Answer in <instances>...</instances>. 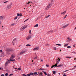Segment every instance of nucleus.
I'll return each instance as SVG.
<instances>
[{"label": "nucleus", "instance_id": "38", "mask_svg": "<svg viewBox=\"0 0 76 76\" xmlns=\"http://www.w3.org/2000/svg\"><path fill=\"white\" fill-rule=\"evenodd\" d=\"M31 76V75L30 74H28L27 75V76Z\"/></svg>", "mask_w": 76, "mask_h": 76}, {"label": "nucleus", "instance_id": "17", "mask_svg": "<svg viewBox=\"0 0 76 76\" xmlns=\"http://www.w3.org/2000/svg\"><path fill=\"white\" fill-rule=\"evenodd\" d=\"M38 24H37L34 25V27H38Z\"/></svg>", "mask_w": 76, "mask_h": 76}, {"label": "nucleus", "instance_id": "13", "mask_svg": "<svg viewBox=\"0 0 76 76\" xmlns=\"http://www.w3.org/2000/svg\"><path fill=\"white\" fill-rule=\"evenodd\" d=\"M34 74L36 75V76H37L38 75V74H37V72H34Z\"/></svg>", "mask_w": 76, "mask_h": 76}, {"label": "nucleus", "instance_id": "2", "mask_svg": "<svg viewBox=\"0 0 76 76\" xmlns=\"http://www.w3.org/2000/svg\"><path fill=\"white\" fill-rule=\"evenodd\" d=\"M51 6H52V4H50L45 8V10H48V9H49V8H50V7H51Z\"/></svg>", "mask_w": 76, "mask_h": 76}, {"label": "nucleus", "instance_id": "25", "mask_svg": "<svg viewBox=\"0 0 76 76\" xmlns=\"http://www.w3.org/2000/svg\"><path fill=\"white\" fill-rule=\"evenodd\" d=\"M67 45H68V44H65L64 45V47H66V46H67Z\"/></svg>", "mask_w": 76, "mask_h": 76}, {"label": "nucleus", "instance_id": "54", "mask_svg": "<svg viewBox=\"0 0 76 76\" xmlns=\"http://www.w3.org/2000/svg\"><path fill=\"white\" fill-rule=\"evenodd\" d=\"M2 52V50H0V52Z\"/></svg>", "mask_w": 76, "mask_h": 76}, {"label": "nucleus", "instance_id": "7", "mask_svg": "<svg viewBox=\"0 0 76 76\" xmlns=\"http://www.w3.org/2000/svg\"><path fill=\"white\" fill-rule=\"evenodd\" d=\"M26 51L25 50H23L20 53V55H22V54H23L24 53H26Z\"/></svg>", "mask_w": 76, "mask_h": 76}, {"label": "nucleus", "instance_id": "39", "mask_svg": "<svg viewBox=\"0 0 76 76\" xmlns=\"http://www.w3.org/2000/svg\"><path fill=\"white\" fill-rule=\"evenodd\" d=\"M17 16H20V14H17Z\"/></svg>", "mask_w": 76, "mask_h": 76}, {"label": "nucleus", "instance_id": "36", "mask_svg": "<svg viewBox=\"0 0 76 76\" xmlns=\"http://www.w3.org/2000/svg\"><path fill=\"white\" fill-rule=\"evenodd\" d=\"M69 70H70L69 69V70L64 71V72H67V71H69Z\"/></svg>", "mask_w": 76, "mask_h": 76}, {"label": "nucleus", "instance_id": "19", "mask_svg": "<svg viewBox=\"0 0 76 76\" xmlns=\"http://www.w3.org/2000/svg\"><path fill=\"white\" fill-rule=\"evenodd\" d=\"M26 47H29V46H31V45L27 44L26 45Z\"/></svg>", "mask_w": 76, "mask_h": 76}, {"label": "nucleus", "instance_id": "56", "mask_svg": "<svg viewBox=\"0 0 76 76\" xmlns=\"http://www.w3.org/2000/svg\"><path fill=\"white\" fill-rule=\"evenodd\" d=\"M48 76H50V74L48 75Z\"/></svg>", "mask_w": 76, "mask_h": 76}, {"label": "nucleus", "instance_id": "53", "mask_svg": "<svg viewBox=\"0 0 76 76\" xmlns=\"http://www.w3.org/2000/svg\"><path fill=\"white\" fill-rule=\"evenodd\" d=\"M1 21L0 20V25H1Z\"/></svg>", "mask_w": 76, "mask_h": 76}, {"label": "nucleus", "instance_id": "20", "mask_svg": "<svg viewBox=\"0 0 76 76\" xmlns=\"http://www.w3.org/2000/svg\"><path fill=\"white\" fill-rule=\"evenodd\" d=\"M54 67H57V64H56L54 65Z\"/></svg>", "mask_w": 76, "mask_h": 76}, {"label": "nucleus", "instance_id": "31", "mask_svg": "<svg viewBox=\"0 0 76 76\" xmlns=\"http://www.w3.org/2000/svg\"><path fill=\"white\" fill-rule=\"evenodd\" d=\"M67 15H65V17H64V19H66V17H67Z\"/></svg>", "mask_w": 76, "mask_h": 76}, {"label": "nucleus", "instance_id": "60", "mask_svg": "<svg viewBox=\"0 0 76 76\" xmlns=\"http://www.w3.org/2000/svg\"><path fill=\"white\" fill-rule=\"evenodd\" d=\"M43 61V60H41V61Z\"/></svg>", "mask_w": 76, "mask_h": 76}, {"label": "nucleus", "instance_id": "8", "mask_svg": "<svg viewBox=\"0 0 76 76\" xmlns=\"http://www.w3.org/2000/svg\"><path fill=\"white\" fill-rule=\"evenodd\" d=\"M39 49L38 47H36L33 49V51H36V50H38Z\"/></svg>", "mask_w": 76, "mask_h": 76}, {"label": "nucleus", "instance_id": "63", "mask_svg": "<svg viewBox=\"0 0 76 76\" xmlns=\"http://www.w3.org/2000/svg\"><path fill=\"white\" fill-rule=\"evenodd\" d=\"M58 74H59V75H60V73H59Z\"/></svg>", "mask_w": 76, "mask_h": 76}, {"label": "nucleus", "instance_id": "15", "mask_svg": "<svg viewBox=\"0 0 76 76\" xmlns=\"http://www.w3.org/2000/svg\"><path fill=\"white\" fill-rule=\"evenodd\" d=\"M30 76L31 75H34V73H32V72H31L30 73Z\"/></svg>", "mask_w": 76, "mask_h": 76}, {"label": "nucleus", "instance_id": "33", "mask_svg": "<svg viewBox=\"0 0 76 76\" xmlns=\"http://www.w3.org/2000/svg\"><path fill=\"white\" fill-rule=\"evenodd\" d=\"M44 74H45V75H47V73L46 72H44Z\"/></svg>", "mask_w": 76, "mask_h": 76}, {"label": "nucleus", "instance_id": "1", "mask_svg": "<svg viewBox=\"0 0 76 76\" xmlns=\"http://www.w3.org/2000/svg\"><path fill=\"white\" fill-rule=\"evenodd\" d=\"M15 54H12L11 56V57L10 58V61H15V60L14 59H13V58H14L15 57Z\"/></svg>", "mask_w": 76, "mask_h": 76}, {"label": "nucleus", "instance_id": "22", "mask_svg": "<svg viewBox=\"0 0 76 76\" xmlns=\"http://www.w3.org/2000/svg\"><path fill=\"white\" fill-rule=\"evenodd\" d=\"M5 76H8V75H9V74H8V73H6L5 74Z\"/></svg>", "mask_w": 76, "mask_h": 76}, {"label": "nucleus", "instance_id": "45", "mask_svg": "<svg viewBox=\"0 0 76 76\" xmlns=\"http://www.w3.org/2000/svg\"><path fill=\"white\" fill-rule=\"evenodd\" d=\"M20 16H22V14L21 13L20 14Z\"/></svg>", "mask_w": 76, "mask_h": 76}, {"label": "nucleus", "instance_id": "3", "mask_svg": "<svg viewBox=\"0 0 76 76\" xmlns=\"http://www.w3.org/2000/svg\"><path fill=\"white\" fill-rule=\"evenodd\" d=\"M27 26H28L27 25H26L24 26H23L20 29V31H23L25 29H26V28H27Z\"/></svg>", "mask_w": 76, "mask_h": 76}, {"label": "nucleus", "instance_id": "24", "mask_svg": "<svg viewBox=\"0 0 76 76\" xmlns=\"http://www.w3.org/2000/svg\"><path fill=\"white\" fill-rule=\"evenodd\" d=\"M59 62H60V61H56V64H58L59 63Z\"/></svg>", "mask_w": 76, "mask_h": 76}, {"label": "nucleus", "instance_id": "40", "mask_svg": "<svg viewBox=\"0 0 76 76\" xmlns=\"http://www.w3.org/2000/svg\"><path fill=\"white\" fill-rule=\"evenodd\" d=\"M17 69L18 70H22V69H21V68H19Z\"/></svg>", "mask_w": 76, "mask_h": 76}, {"label": "nucleus", "instance_id": "6", "mask_svg": "<svg viewBox=\"0 0 76 76\" xmlns=\"http://www.w3.org/2000/svg\"><path fill=\"white\" fill-rule=\"evenodd\" d=\"M13 50H12L11 49H7V53H8V52H11L12 51H13Z\"/></svg>", "mask_w": 76, "mask_h": 76}, {"label": "nucleus", "instance_id": "32", "mask_svg": "<svg viewBox=\"0 0 76 76\" xmlns=\"http://www.w3.org/2000/svg\"><path fill=\"white\" fill-rule=\"evenodd\" d=\"M12 75H13V74H11L9 75V76H12Z\"/></svg>", "mask_w": 76, "mask_h": 76}, {"label": "nucleus", "instance_id": "64", "mask_svg": "<svg viewBox=\"0 0 76 76\" xmlns=\"http://www.w3.org/2000/svg\"><path fill=\"white\" fill-rule=\"evenodd\" d=\"M73 46L75 47V45H73Z\"/></svg>", "mask_w": 76, "mask_h": 76}, {"label": "nucleus", "instance_id": "51", "mask_svg": "<svg viewBox=\"0 0 76 76\" xmlns=\"http://www.w3.org/2000/svg\"><path fill=\"white\" fill-rule=\"evenodd\" d=\"M58 59H59L58 60V61H60V59H59V58H58Z\"/></svg>", "mask_w": 76, "mask_h": 76}, {"label": "nucleus", "instance_id": "57", "mask_svg": "<svg viewBox=\"0 0 76 76\" xmlns=\"http://www.w3.org/2000/svg\"><path fill=\"white\" fill-rule=\"evenodd\" d=\"M40 74H41V72L40 73L39 72V74L40 75Z\"/></svg>", "mask_w": 76, "mask_h": 76}, {"label": "nucleus", "instance_id": "9", "mask_svg": "<svg viewBox=\"0 0 76 76\" xmlns=\"http://www.w3.org/2000/svg\"><path fill=\"white\" fill-rule=\"evenodd\" d=\"M69 26V24H66V25H65L64 26L62 27V28L64 29V28H66V27H67V26Z\"/></svg>", "mask_w": 76, "mask_h": 76}, {"label": "nucleus", "instance_id": "12", "mask_svg": "<svg viewBox=\"0 0 76 76\" xmlns=\"http://www.w3.org/2000/svg\"><path fill=\"white\" fill-rule=\"evenodd\" d=\"M44 70V69H43L42 68H40V69H38V70Z\"/></svg>", "mask_w": 76, "mask_h": 76}, {"label": "nucleus", "instance_id": "4", "mask_svg": "<svg viewBox=\"0 0 76 76\" xmlns=\"http://www.w3.org/2000/svg\"><path fill=\"white\" fill-rule=\"evenodd\" d=\"M12 3L8 4L7 6V8L8 9H10V8H11V7H12Z\"/></svg>", "mask_w": 76, "mask_h": 76}, {"label": "nucleus", "instance_id": "26", "mask_svg": "<svg viewBox=\"0 0 76 76\" xmlns=\"http://www.w3.org/2000/svg\"><path fill=\"white\" fill-rule=\"evenodd\" d=\"M56 45H58V46H61V44H56Z\"/></svg>", "mask_w": 76, "mask_h": 76}, {"label": "nucleus", "instance_id": "55", "mask_svg": "<svg viewBox=\"0 0 76 76\" xmlns=\"http://www.w3.org/2000/svg\"><path fill=\"white\" fill-rule=\"evenodd\" d=\"M68 39H70V40L71 41H72V39H70L69 38Z\"/></svg>", "mask_w": 76, "mask_h": 76}, {"label": "nucleus", "instance_id": "27", "mask_svg": "<svg viewBox=\"0 0 76 76\" xmlns=\"http://www.w3.org/2000/svg\"><path fill=\"white\" fill-rule=\"evenodd\" d=\"M28 3H26V4H25V6H28Z\"/></svg>", "mask_w": 76, "mask_h": 76}, {"label": "nucleus", "instance_id": "58", "mask_svg": "<svg viewBox=\"0 0 76 76\" xmlns=\"http://www.w3.org/2000/svg\"><path fill=\"white\" fill-rule=\"evenodd\" d=\"M16 40V39H15L14 40H13V41H15V40Z\"/></svg>", "mask_w": 76, "mask_h": 76}, {"label": "nucleus", "instance_id": "50", "mask_svg": "<svg viewBox=\"0 0 76 76\" xmlns=\"http://www.w3.org/2000/svg\"><path fill=\"white\" fill-rule=\"evenodd\" d=\"M31 3V2H30V1H29L28 2V4H29V3Z\"/></svg>", "mask_w": 76, "mask_h": 76}, {"label": "nucleus", "instance_id": "29", "mask_svg": "<svg viewBox=\"0 0 76 76\" xmlns=\"http://www.w3.org/2000/svg\"><path fill=\"white\" fill-rule=\"evenodd\" d=\"M40 75H41V76H44V75L42 74V72H41Z\"/></svg>", "mask_w": 76, "mask_h": 76}, {"label": "nucleus", "instance_id": "46", "mask_svg": "<svg viewBox=\"0 0 76 76\" xmlns=\"http://www.w3.org/2000/svg\"><path fill=\"white\" fill-rule=\"evenodd\" d=\"M1 76H4V74H1Z\"/></svg>", "mask_w": 76, "mask_h": 76}, {"label": "nucleus", "instance_id": "11", "mask_svg": "<svg viewBox=\"0 0 76 76\" xmlns=\"http://www.w3.org/2000/svg\"><path fill=\"white\" fill-rule=\"evenodd\" d=\"M66 13V11H65L63 12H62L61 13V15H65Z\"/></svg>", "mask_w": 76, "mask_h": 76}, {"label": "nucleus", "instance_id": "42", "mask_svg": "<svg viewBox=\"0 0 76 76\" xmlns=\"http://www.w3.org/2000/svg\"><path fill=\"white\" fill-rule=\"evenodd\" d=\"M49 65L46 64V67H49Z\"/></svg>", "mask_w": 76, "mask_h": 76}, {"label": "nucleus", "instance_id": "41", "mask_svg": "<svg viewBox=\"0 0 76 76\" xmlns=\"http://www.w3.org/2000/svg\"><path fill=\"white\" fill-rule=\"evenodd\" d=\"M8 2V1H6L4 2V3H7Z\"/></svg>", "mask_w": 76, "mask_h": 76}, {"label": "nucleus", "instance_id": "10", "mask_svg": "<svg viewBox=\"0 0 76 76\" xmlns=\"http://www.w3.org/2000/svg\"><path fill=\"white\" fill-rule=\"evenodd\" d=\"M31 37L30 36H28L27 37L26 39H27V40H29V39H30Z\"/></svg>", "mask_w": 76, "mask_h": 76}, {"label": "nucleus", "instance_id": "16", "mask_svg": "<svg viewBox=\"0 0 76 76\" xmlns=\"http://www.w3.org/2000/svg\"><path fill=\"white\" fill-rule=\"evenodd\" d=\"M3 17L1 16H0V20H2L3 19Z\"/></svg>", "mask_w": 76, "mask_h": 76}, {"label": "nucleus", "instance_id": "34", "mask_svg": "<svg viewBox=\"0 0 76 76\" xmlns=\"http://www.w3.org/2000/svg\"><path fill=\"white\" fill-rule=\"evenodd\" d=\"M72 53H73V54H76V52H72Z\"/></svg>", "mask_w": 76, "mask_h": 76}, {"label": "nucleus", "instance_id": "48", "mask_svg": "<svg viewBox=\"0 0 76 76\" xmlns=\"http://www.w3.org/2000/svg\"><path fill=\"white\" fill-rule=\"evenodd\" d=\"M29 34H31V30L29 31Z\"/></svg>", "mask_w": 76, "mask_h": 76}, {"label": "nucleus", "instance_id": "30", "mask_svg": "<svg viewBox=\"0 0 76 76\" xmlns=\"http://www.w3.org/2000/svg\"><path fill=\"white\" fill-rule=\"evenodd\" d=\"M67 48H71V46H68L67 47Z\"/></svg>", "mask_w": 76, "mask_h": 76}, {"label": "nucleus", "instance_id": "28", "mask_svg": "<svg viewBox=\"0 0 76 76\" xmlns=\"http://www.w3.org/2000/svg\"><path fill=\"white\" fill-rule=\"evenodd\" d=\"M50 15H48V16L46 17V18H49V17H50Z\"/></svg>", "mask_w": 76, "mask_h": 76}, {"label": "nucleus", "instance_id": "37", "mask_svg": "<svg viewBox=\"0 0 76 76\" xmlns=\"http://www.w3.org/2000/svg\"><path fill=\"white\" fill-rule=\"evenodd\" d=\"M53 31L52 30H51L50 31H49V32H53Z\"/></svg>", "mask_w": 76, "mask_h": 76}, {"label": "nucleus", "instance_id": "14", "mask_svg": "<svg viewBox=\"0 0 76 76\" xmlns=\"http://www.w3.org/2000/svg\"><path fill=\"white\" fill-rule=\"evenodd\" d=\"M63 66V64H60L57 67H61L62 66Z\"/></svg>", "mask_w": 76, "mask_h": 76}, {"label": "nucleus", "instance_id": "5", "mask_svg": "<svg viewBox=\"0 0 76 76\" xmlns=\"http://www.w3.org/2000/svg\"><path fill=\"white\" fill-rule=\"evenodd\" d=\"M10 61L9 60L5 64V66H7L9 64V62H10Z\"/></svg>", "mask_w": 76, "mask_h": 76}, {"label": "nucleus", "instance_id": "35", "mask_svg": "<svg viewBox=\"0 0 76 76\" xmlns=\"http://www.w3.org/2000/svg\"><path fill=\"white\" fill-rule=\"evenodd\" d=\"M66 58H72V57H66Z\"/></svg>", "mask_w": 76, "mask_h": 76}, {"label": "nucleus", "instance_id": "21", "mask_svg": "<svg viewBox=\"0 0 76 76\" xmlns=\"http://www.w3.org/2000/svg\"><path fill=\"white\" fill-rule=\"evenodd\" d=\"M15 23H13L11 24V26H14V25H15Z\"/></svg>", "mask_w": 76, "mask_h": 76}, {"label": "nucleus", "instance_id": "23", "mask_svg": "<svg viewBox=\"0 0 76 76\" xmlns=\"http://www.w3.org/2000/svg\"><path fill=\"white\" fill-rule=\"evenodd\" d=\"M18 19V17L16 16L14 20H16V19Z\"/></svg>", "mask_w": 76, "mask_h": 76}, {"label": "nucleus", "instance_id": "61", "mask_svg": "<svg viewBox=\"0 0 76 76\" xmlns=\"http://www.w3.org/2000/svg\"><path fill=\"white\" fill-rule=\"evenodd\" d=\"M76 67V66H74L73 67Z\"/></svg>", "mask_w": 76, "mask_h": 76}, {"label": "nucleus", "instance_id": "47", "mask_svg": "<svg viewBox=\"0 0 76 76\" xmlns=\"http://www.w3.org/2000/svg\"><path fill=\"white\" fill-rule=\"evenodd\" d=\"M34 59H37V57H34Z\"/></svg>", "mask_w": 76, "mask_h": 76}, {"label": "nucleus", "instance_id": "62", "mask_svg": "<svg viewBox=\"0 0 76 76\" xmlns=\"http://www.w3.org/2000/svg\"><path fill=\"white\" fill-rule=\"evenodd\" d=\"M15 69H17V68H15Z\"/></svg>", "mask_w": 76, "mask_h": 76}, {"label": "nucleus", "instance_id": "43", "mask_svg": "<svg viewBox=\"0 0 76 76\" xmlns=\"http://www.w3.org/2000/svg\"><path fill=\"white\" fill-rule=\"evenodd\" d=\"M53 74H56V71L53 72Z\"/></svg>", "mask_w": 76, "mask_h": 76}, {"label": "nucleus", "instance_id": "59", "mask_svg": "<svg viewBox=\"0 0 76 76\" xmlns=\"http://www.w3.org/2000/svg\"><path fill=\"white\" fill-rule=\"evenodd\" d=\"M0 70H1V68L0 67Z\"/></svg>", "mask_w": 76, "mask_h": 76}, {"label": "nucleus", "instance_id": "49", "mask_svg": "<svg viewBox=\"0 0 76 76\" xmlns=\"http://www.w3.org/2000/svg\"><path fill=\"white\" fill-rule=\"evenodd\" d=\"M63 76H66V75L65 74H64Z\"/></svg>", "mask_w": 76, "mask_h": 76}, {"label": "nucleus", "instance_id": "18", "mask_svg": "<svg viewBox=\"0 0 76 76\" xmlns=\"http://www.w3.org/2000/svg\"><path fill=\"white\" fill-rule=\"evenodd\" d=\"M53 50H57V48L56 47H54L53 48Z\"/></svg>", "mask_w": 76, "mask_h": 76}, {"label": "nucleus", "instance_id": "44", "mask_svg": "<svg viewBox=\"0 0 76 76\" xmlns=\"http://www.w3.org/2000/svg\"><path fill=\"white\" fill-rule=\"evenodd\" d=\"M54 67V65H53L52 66H51V68L52 69H53V67Z\"/></svg>", "mask_w": 76, "mask_h": 76}, {"label": "nucleus", "instance_id": "52", "mask_svg": "<svg viewBox=\"0 0 76 76\" xmlns=\"http://www.w3.org/2000/svg\"><path fill=\"white\" fill-rule=\"evenodd\" d=\"M28 20V19H27V20H26L24 22H26V21H27Z\"/></svg>", "mask_w": 76, "mask_h": 76}]
</instances>
